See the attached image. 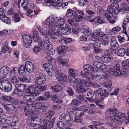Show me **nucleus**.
I'll return each mask as SVG.
<instances>
[{
  "label": "nucleus",
  "mask_w": 129,
  "mask_h": 129,
  "mask_svg": "<svg viewBox=\"0 0 129 129\" xmlns=\"http://www.w3.org/2000/svg\"><path fill=\"white\" fill-rule=\"evenodd\" d=\"M37 28L40 34L45 37L43 38V41L38 42L39 46L42 48L46 47L48 49H51L52 48V45L48 38L49 36V35H47L48 33L47 29L45 30L43 28H41L40 26H38Z\"/></svg>",
  "instance_id": "obj_1"
},
{
  "label": "nucleus",
  "mask_w": 129,
  "mask_h": 129,
  "mask_svg": "<svg viewBox=\"0 0 129 129\" xmlns=\"http://www.w3.org/2000/svg\"><path fill=\"white\" fill-rule=\"evenodd\" d=\"M74 82L76 85V92L80 94L86 91L84 87L92 85V83L88 80H85L76 79Z\"/></svg>",
  "instance_id": "obj_2"
},
{
  "label": "nucleus",
  "mask_w": 129,
  "mask_h": 129,
  "mask_svg": "<svg viewBox=\"0 0 129 129\" xmlns=\"http://www.w3.org/2000/svg\"><path fill=\"white\" fill-rule=\"evenodd\" d=\"M55 119V117L53 118L49 121L50 117L48 115H45L43 125L39 126L38 128L39 129H51L53 126Z\"/></svg>",
  "instance_id": "obj_3"
},
{
  "label": "nucleus",
  "mask_w": 129,
  "mask_h": 129,
  "mask_svg": "<svg viewBox=\"0 0 129 129\" xmlns=\"http://www.w3.org/2000/svg\"><path fill=\"white\" fill-rule=\"evenodd\" d=\"M26 120L28 124L31 127H34L39 125L40 119L36 116L33 117L30 116L27 117Z\"/></svg>",
  "instance_id": "obj_4"
},
{
  "label": "nucleus",
  "mask_w": 129,
  "mask_h": 129,
  "mask_svg": "<svg viewBox=\"0 0 129 129\" xmlns=\"http://www.w3.org/2000/svg\"><path fill=\"white\" fill-rule=\"evenodd\" d=\"M0 88L4 90L5 92H8L11 90L12 89V84L6 80H3L1 82Z\"/></svg>",
  "instance_id": "obj_5"
},
{
  "label": "nucleus",
  "mask_w": 129,
  "mask_h": 129,
  "mask_svg": "<svg viewBox=\"0 0 129 129\" xmlns=\"http://www.w3.org/2000/svg\"><path fill=\"white\" fill-rule=\"evenodd\" d=\"M47 29L48 33L47 35H49V36L52 39L56 40L57 41L59 42L62 41L64 37L60 33H56L53 34V32L51 29Z\"/></svg>",
  "instance_id": "obj_6"
},
{
  "label": "nucleus",
  "mask_w": 129,
  "mask_h": 129,
  "mask_svg": "<svg viewBox=\"0 0 129 129\" xmlns=\"http://www.w3.org/2000/svg\"><path fill=\"white\" fill-rule=\"evenodd\" d=\"M94 95L96 96H100L101 98L103 100L108 96V93L106 90L100 88L94 91Z\"/></svg>",
  "instance_id": "obj_7"
},
{
  "label": "nucleus",
  "mask_w": 129,
  "mask_h": 129,
  "mask_svg": "<svg viewBox=\"0 0 129 129\" xmlns=\"http://www.w3.org/2000/svg\"><path fill=\"white\" fill-rule=\"evenodd\" d=\"M54 19L52 17H49L46 21V24L48 25L49 28L52 30L55 29L57 28V26L54 23Z\"/></svg>",
  "instance_id": "obj_8"
},
{
  "label": "nucleus",
  "mask_w": 129,
  "mask_h": 129,
  "mask_svg": "<svg viewBox=\"0 0 129 129\" xmlns=\"http://www.w3.org/2000/svg\"><path fill=\"white\" fill-rule=\"evenodd\" d=\"M9 70V68L6 66H4L0 69V80L3 78H5L7 76Z\"/></svg>",
  "instance_id": "obj_9"
},
{
  "label": "nucleus",
  "mask_w": 129,
  "mask_h": 129,
  "mask_svg": "<svg viewBox=\"0 0 129 129\" xmlns=\"http://www.w3.org/2000/svg\"><path fill=\"white\" fill-rule=\"evenodd\" d=\"M120 68V66L119 64H116L111 69V73L114 74L116 77L118 76L119 75Z\"/></svg>",
  "instance_id": "obj_10"
},
{
  "label": "nucleus",
  "mask_w": 129,
  "mask_h": 129,
  "mask_svg": "<svg viewBox=\"0 0 129 129\" xmlns=\"http://www.w3.org/2000/svg\"><path fill=\"white\" fill-rule=\"evenodd\" d=\"M26 92L30 94H34L36 95H39V93L38 92L37 89H36L35 87L33 85L27 87Z\"/></svg>",
  "instance_id": "obj_11"
},
{
  "label": "nucleus",
  "mask_w": 129,
  "mask_h": 129,
  "mask_svg": "<svg viewBox=\"0 0 129 129\" xmlns=\"http://www.w3.org/2000/svg\"><path fill=\"white\" fill-rule=\"evenodd\" d=\"M110 11H111L112 13L113 12L116 15H118L121 11L119 9V5L117 3H115L111 4L110 8Z\"/></svg>",
  "instance_id": "obj_12"
},
{
  "label": "nucleus",
  "mask_w": 129,
  "mask_h": 129,
  "mask_svg": "<svg viewBox=\"0 0 129 129\" xmlns=\"http://www.w3.org/2000/svg\"><path fill=\"white\" fill-rule=\"evenodd\" d=\"M19 118L16 116L11 117L7 121L8 125L14 127L16 125V123L18 121Z\"/></svg>",
  "instance_id": "obj_13"
},
{
  "label": "nucleus",
  "mask_w": 129,
  "mask_h": 129,
  "mask_svg": "<svg viewBox=\"0 0 129 129\" xmlns=\"http://www.w3.org/2000/svg\"><path fill=\"white\" fill-rule=\"evenodd\" d=\"M83 15L84 13L82 11L78 10L75 12L74 18L76 22L80 21L82 19Z\"/></svg>",
  "instance_id": "obj_14"
},
{
  "label": "nucleus",
  "mask_w": 129,
  "mask_h": 129,
  "mask_svg": "<svg viewBox=\"0 0 129 129\" xmlns=\"http://www.w3.org/2000/svg\"><path fill=\"white\" fill-rule=\"evenodd\" d=\"M85 67L84 69V71L85 72L87 73L88 74H91V72H96L98 71V70L94 69L93 68L91 65H84L83 67Z\"/></svg>",
  "instance_id": "obj_15"
},
{
  "label": "nucleus",
  "mask_w": 129,
  "mask_h": 129,
  "mask_svg": "<svg viewBox=\"0 0 129 129\" xmlns=\"http://www.w3.org/2000/svg\"><path fill=\"white\" fill-rule=\"evenodd\" d=\"M46 78L43 75L40 76L34 80L35 83L39 86L42 85L45 82Z\"/></svg>",
  "instance_id": "obj_16"
},
{
  "label": "nucleus",
  "mask_w": 129,
  "mask_h": 129,
  "mask_svg": "<svg viewBox=\"0 0 129 129\" xmlns=\"http://www.w3.org/2000/svg\"><path fill=\"white\" fill-rule=\"evenodd\" d=\"M93 64L95 67L101 70H104L106 68L105 64L102 62H99L96 61H94L93 63Z\"/></svg>",
  "instance_id": "obj_17"
},
{
  "label": "nucleus",
  "mask_w": 129,
  "mask_h": 129,
  "mask_svg": "<svg viewBox=\"0 0 129 129\" xmlns=\"http://www.w3.org/2000/svg\"><path fill=\"white\" fill-rule=\"evenodd\" d=\"M24 44L26 46H29L30 45L32 41V39L30 37L29 35H25L23 38Z\"/></svg>",
  "instance_id": "obj_18"
},
{
  "label": "nucleus",
  "mask_w": 129,
  "mask_h": 129,
  "mask_svg": "<svg viewBox=\"0 0 129 129\" xmlns=\"http://www.w3.org/2000/svg\"><path fill=\"white\" fill-rule=\"evenodd\" d=\"M25 67L26 71L28 72L32 73L34 69V66L30 61H27L25 63Z\"/></svg>",
  "instance_id": "obj_19"
},
{
  "label": "nucleus",
  "mask_w": 129,
  "mask_h": 129,
  "mask_svg": "<svg viewBox=\"0 0 129 129\" xmlns=\"http://www.w3.org/2000/svg\"><path fill=\"white\" fill-rule=\"evenodd\" d=\"M15 86L16 88H17L18 91L19 92H26V89L27 87V86L25 84H17Z\"/></svg>",
  "instance_id": "obj_20"
},
{
  "label": "nucleus",
  "mask_w": 129,
  "mask_h": 129,
  "mask_svg": "<svg viewBox=\"0 0 129 129\" xmlns=\"http://www.w3.org/2000/svg\"><path fill=\"white\" fill-rule=\"evenodd\" d=\"M82 30V33L85 36H88L90 35L91 31L89 28L86 25L83 26Z\"/></svg>",
  "instance_id": "obj_21"
},
{
  "label": "nucleus",
  "mask_w": 129,
  "mask_h": 129,
  "mask_svg": "<svg viewBox=\"0 0 129 129\" xmlns=\"http://www.w3.org/2000/svg\"><path fill=\"white\" fill-rule=\"evenodd\" d=\"M107 54V55L103 56L102 58V61L104 63H108L112 60V57L111 55Z\"/></svg>",
  "instance_id": "obj_22"
},
{
  "label": "nucleus",
  "mask_w": 129,
  "mask_h": 129,
  "mask_svg": "<svg viewBox=\"0 0 129 129\" xmlns=\"http://www.w3.org/2000/svg\"><path fill=\"white\" fill-rule=\"evenodd\" d=\"M42 65H43V68L45 69L47 72L50 73V71H53V69L52 67V66L50 65L49 62L47 63H45L43 64L42 63Z\"/></svg>",
  "instance_id": "obj_23"
},
{
  "label": "nucleus",
  "mask_w": 129,
  "mask_h": 129,
  "mask_svg": "<svg viewBox=\"0 0 129 129\" xmlns=\"http://www.w3.org/2000/svg\"><path fill=\"white\" fill-rule=\"evenodd\" d=\"M51 51H49V53L50 55H48L46 57V60L47 61L51 63V64L52 66L53 65L55 64V60H54L51 56Z\"/></svg>",
  "instance_id": "obj_24"
},
{
  "label": "nucleus",
  "mask_w": 129,
  "mask_h": 129,
  "mask_svg": "<svg viewBox=\"0 0 129 129\" xmlns=\"http://www.w3.org/2000/svg\"><path fill=\"white\" fill-rule=\"evenodd\" d=\"M57 31L58 32L60 33L61 34L67 35L69 34V32L66 27H60L58 28Z\"/></svg>",
  "instance_id": "obj_25"
},
{
  "label": "nucleus",
  "mask_w": 129,
  "mask_h": 129,
  "mask_svg": "<svg viewBox=\"0 0 129 129\" xmlns=\"http://www.w3.org/2000/svg\"><path fill=\"white\" fill-rule=\"evenodd\" d=\"M56 78L58 80L62 81L63 82L67 81V78L62 74H57L56 75Z\"/></svg>",
  "instance_id": "obj_26"
},
{
  "label": "nucleus",
  "mask_w": 129,
  "mask_h": 129,
  "mask_svg": "<svg viewBox=\"0 0 129 129\" xmlns=\"http://www.w3.org/2000/svg\"><path fill=\"white\" fill-rule=\"evenodd\" d=\"M24 107L25 108L24 111L25 112V116L33 114V112L31 111L32 109L31 107L29 106L28 105H25Z\"/></svg>",
  "instance_id": "obj_27"
},
{
  "label": "nucleus",
  "mask_w": 129,
  "mask_h": 129,
  "mask_svg": "<svg viewBox=\"0 0 129 129\" xmlns=\"http://www.w3.org/2000/svg\"><path fill=\"white\" fill-rule=\"evenodd\" d=\"M100 44L98 42H96L93 44V49L95 53H98L100 52L101 50L100 49Z\"/></svg>",
  "instance_id": "obj_28"
},
{
  "label": "nucleus",
  "mask_w": 129,
  "mask_h": 129,
  "mask_svg": "<svg viewBox=\"0 0 129 129\" xmlns=\"http://www.w3.org/2000/svg\"><path fill=\"white\" fill-rule=\"evenodd\" d=\"M80 75L84 79L86 78V80H89L90 79H93L92 76L91 74H88L87 73L85 72V73H83L82 72H80Z\"/></svg>",
  "instance_id": "obj_29"
},
{
  "label": "nucleus",
  "mask_w": 129,
  "mask_h": 129,
  "mask_svg": "<svg viewBox=\"0 0 129 129\" xmlns=\"http://www.w3.org/2000/svg\"><path fill=\"white\" fill-rule=\"evenodd\" d=\"M45 1L47 2H49V3L56 4L59 7L61 6L62 2V0H45Z\"/></svg>",
  "instance_id": "obj_30"
},
{
  "label": "nucleus",
  "mask_w": 129,
  "mask_h": 129,
  "mask_svg": "<svg viewBox=\"0 0 129 129\" xmlns=\"http://www.w3.org/2000/svg\"><path fill=\"white\" fill-rule=\"evenodd\" d=\"M126 53V50L123 48H120L117 52L118 56L122 57L125 55Z\"/></svg>",
  "instance_id": "obj_31"
},
{
  "label": "nucleus",
  "mask_w": 129,
  "mask_h": 129,
  "mask_svg": "<svg viewBox=\"0 0 129 129\" xmlns=\"http://www.w3.org/2000/svg\"><path fill=\"white\" fill-rule=\"evenodd\" d=\"M25 66L24 65H22L18 69V72L20 75L24 74L26 71Z\"/></svg>",
  "instance_id": "obj_32"
},
{
  "label": "nucleus",
  "mask_w": 129,
  "mask_h": 129,
  "mask_svg": "<svg viewBox=\"0 0 129 129\" xmlns=\"http://www.w3.org/2000/svg\"><path fill=\"white\" fill-rule=\"evenodd\" d=\"M1 19L2 21L6 23L9 24L11 23V20L8 17H7L4 15L1 16Z\"/></svg>",
  "instance_id": "obj_33"
},
{
  "label": "nucleus",
  "mask_w": 129,
  "mask_h": 129,
  "mask_svg": "<svg viewBox=\"0 0 129 129\" xmlns=\"http://www.w3.org/2000/svg\"><path fill=\"white\" fill-rule=\"evenodd\" d=\"M110 45L112 48L117 49L119 47L118 43L116 40H113L110 43Z\"/></svg>",
  "instance_id": "obj_34"
},
{
  "label": "nucleus",
  "mask_w": 129,
  "mask_h": 129,
  "mask_svg": "<svg viewBox=\"0 0 129 129\" xmlns=\"http://www.w3.org/2000/svg\"><path fill=\"white\" fill-rule=\"evenodd\" d=\"M110 8L108 9L106 13L104 15L108 20H110L111 18L110 15L112 14V11H110Z\"/></svg>",
  "instance_id": "obj_35"
},
{
  "label": "nucleus",
  "mask_w": 129,
  "mask_h": 129,
  "mask_svg": "<svg viewBox=\"0 0 129 129\" xmlns=\"http://www.w3.org/2000/svg\"><path fill=\"white\" fill-rule=\"evenodd\" d=\"M117 109L115 108H113L110 109H107L105 113L106 114H112L113 115L114 113H115L116 110Z\"/></svg>",
  "instance_id": "obj_36"
},
{
  "label": "nucleus",
  "mask_w": 129,
  "mask_h": 129,
  "mask_svg": "<svg viewBox=\"0 0 129 129\" xmlns=\"http://www.w3.org/2000/svg\"><path fill=\"white\" fill-rule=\"evenodd\" d=\"M58 52L60 53L65 51L67 49V46H61L57 47Z\"/></svg>",
  "instance_id": "obj_37"
},
{
  "label": "nucleus",
  "mask_w": 129,
  "mask_h": 129,
  "mask_svg": "<svg viewBox=\"0 0 129 129\" xmlns=\"http://www.w3.org/2000/svg\"><path fill=\"white\" fill-rule=\"evenodd\" d=\"M51 100L55 103H61V101L58 99L57 96L56 95H53L51 98Z\"/></svg>",
  "instance_id": "obj_38"
},
{
  "label": "nucleus",
  "mask_w": 129,
  "mask_h": 129,
  "mask_svg": "<svg viewBox=\"0 0 129 129\" xmlns=\"http://www.w3.org/2000/svg\"><path fill=\"white\" fill-rule=\"evenodd\" d=\"M94 94V92L92 91H89L87 93V97H86L87 100L89 101H91L92 98Z\"/></svg>",
  "instance_id": "obj_39"
},
{
  "label": "nucleus",
  "mask_w": 129,
  "mask_h": 129,
  "mask_svg": "<svg viewBox=\"0 0 129 129\" xmlns=\"http://www.w3.org/2000/svg\"><path fill=\"white\" fill-rule=\"evenodd\" d=\"M65 23V21L63 18L59 19L57 21L56 25L57 27L58 26H63Z\"/></svg>",
  "instance_id": "obj_40"
},
{
  "label": "nucleus",
  "mask_w": 129,
  "mask_h": 129,
  "mask_svg": "<svg viewBox=\"0 0 129 129\" xmlns=\"http://www.w3.org/2000/svg\"><path fill=\"white\" fill-rule=\"evenodd\" d=\"M58 62L63 66H68L67 63V62L62 58L60 57H58L57 59Z\"/></svg>",
  "instance_id": "obj_41"
},
{
  "label": "nucleus",
  "mask_w": 129,
  "mask_h": 129,
  "mask_svg": "<svg viewBox=\"0 0 129 129\" xmlns=\"http://www.w3.org/2000/svg\"><path fill=\"white\" fill-rule=\"evenodd\" d=\"M4 107L6 110L9 111H13L15 107L13 105L11 104L4 105Z\"/></svg>",
  "instance_id": "obj_42"
},
{
  "label": "nucleus",
  "mask_w": 129,
  "mask_h": 129,
  "mask_svg": "<svg viewBox=\"0 0 129 129\" xmlns=\"http://www.w3.org/2000/svg\"><path fill=\"white\" fill-rule=\"evenodd\" d=\"M62 88L60 86L58 85H56L51 88V89H52V91H54L56 92L61 90Z\"/></svg>",
  "instance_id": "obj_43"
},
{
  "label": "nucleus",
  "mask_w": 129,
  "mask_h": 129,
  "mask_svg": "<svg viewBox=\"0 0 129 129\" xmlns=\"http://www.w3.org/2000/svg\"><path fill=\"white\" fill-rule=\"evenodd\" d=\"M37 90L39 93V94L40 93V92L45 90L47 88V86L46 85L44 86H41V85L39 86V87H37Z\"/></svg>",
  "instance_id": "obj_44"
},
{
  "label": "nucleus",
  "mask_w": 129,
  "mask_h": 129,
  "mask_svg": "<svg viewBox=\"0 0 129 129\" xmlns=\"http://www.w3.org/2000/svg\"><path fill=\"white\" fill-rule=\"evenodd\" d=\"M107 124L109 125L112 129H116L117 124L116 123L115 121H112L110 123H107Z\"/></svg>",
  "instance_id": "obj_45"
},
{
  "label": "nucleus",
  "mask_w": 129,
  "mask_h": 129,
  "mask_svg": "<svg viewBox=\"0 0 129 129\" xmlns=\"http://www.w3.org/2000/svg\"><path fill=\"white\" fill-rule=\"evenodd\" d=\"M34 107L36 109L38 110L40 106H41V104L40 103H38L36 102L33 101L32 102L30 103V105Z\"/></svg>",
  "instance_id": "obj_46"
},
{
  "label": "nucleus",
  "mask_w": 129,
  "mask_h": 129,
  "mask_svg": "<svg viewBox=\"0 0 129 129\" xmlns=\"http://www.w3.org/2000/svg\"><path fill=\"white\" fill-rule=\"evenodd\" d=\"M116 49H113V48H110L106 50L105 51L106 53H108L107 54L108 55L109 54L111 55L112 54H115L116 52Z\"/></svg>",
  "instance_id": "obj_47"
},
{
  "label": "nucleus",
  "mask_w": 129,
  "mask_h": 129,
  "mask_svg": "<svg viewBox=\"0 0 129 129\" xmlns=\"http://www.w3.org/2000/svg\"><path fill=\"white\" fill-rule=\"evenodd\" d=\"M101 44L104 46H106L108 44V39L107 37L104 38L101 41Z\"/></svg>",
  "instance_id": "obj_48"
},
{
  "label": "nucleus",
  "mask_w": 129,
  "mask_h": 129,
  "mask_svg": "<svg viewBox=\"0 0 129 129\" xmlns=\"http://www.w3.org/2000/svg\"><path fill=\"white\" fill-rule=\"evenodd\" d=\"M91 38V39L94 41H96L99 40V38L97 36V34L96 33V32L92 33Z\"/></svg>",
  "instance_id": "obj_49"
},
{
  "label": "nucleus",
  "mask_w": 129,
  "mask_h": 129,
  "mask_svg": "<svg viewBox=\"0 0 129 129\" xmlns=\"http://www.w3.org/2000/svg\"><path fill=\"white\" fill-rule=\"evenodd\" d=\"M122 8L120 9L121 11H129V7L127 4L125 3H123L121 5Z\"/></svg>",
  "instance_id": "obj_50"
},
{
  "label": "nucleus",
  "mask_w": 129,
  "mask_h": 129,
  "mask_svg": "<svg viewBox=\"0 0 129 129\" xmlns=\"http://www.w3.org/2000/svg\"><path fill=\"white\" fill-rule=\"evenodd\" d=\"M68 95L70 96H72L74 95V92L71 88L68 87L67 90Z\"/></svg>",
  "instance_id": "obj_51"
},
{
  "label": "nucleus",
  "mask_w": 129,
  "mask_h": 129,
  "mask_svg": "<svg viewBox=\"0 0 129 129\" xmlns=\"http://www.w3.org/2000/svg\"><path fill=\"white\" fill-rule=\"evenodd\" d=\"M67 112L71 115H74L76 113V110L72 108H69L67 110Z\"/></svg>",
  "instance_id": "obj_52"
},
{
  "label": "nucleus",
  "mask_w": 129,
  "mask_h": 129,
  "mask_svg": "<svg viewBox=\"0 0 129 129\" xmlns=\"http://www.w3.org/2000/svg\"><path fill=\"white\" fill-rule=\"evenodd\" d=\"M80 103V102L76 99H74L72 100L71 103L70 104L71 106H77Z\"/></svg>",
  "instance_id": "obj_53"
},
{
  "label": "nucleus",
  "mask_w": 129,
  "mask_h": 129,
  "mask_svg": "<svg viewBox=\"0 0 129 129\" xmlns=\"http://www.w3.org/2000/svg\"><path fill=\"white\" fill-rule=\"evenodd\" d=\"M73 11L72 9H69L67 11L66 15L69 17H71L73 16Z\"/></svg>",
  "instance_id": "obj_54"
},
{
  "label": "nucleus",
  "mask_w": 129,
  "mask_h": 129,
  "mask_svg": "<svg viewBox=\"0 0 129 129\" xmlns=\"http://www.w3.org/2000/svg\"><path fill=\"white\" fill-rule=\"evenodd\" d=\"M121 28L119 26L115 27H113L112 29L111 32L112 33L115 34L119 32L120 31Z\"/></svg>",
  "instance_id": "obj_55"
},
{
  "label": "nucleus",
  "mask_w": 129,
  "mask_h": 129,
  "mask_svg": "<svg viewBox=\"0 0 129 129\" xmlns=\"http://www.w3.org/2000/svg\"><path fill=\"white\" fill-rule=\"evenodd\" d=\"M32 96L29 95H25L24 97V98L25 100H26L28 102H30V103L32 102L33 101H32Z\"/></svg>",
  "instance_id": "obj_56"
},
{
  "label": "nucleus",
  "mask_w": 129,
  "mask_h": 129,
  "mask_svg": "<svg viewBox=\"0 0 129 129\" xmlns=\"http://www.w3.org/2000/svg\"><path fill=\"white\" fill-rule=\"evenodd\" d=\"M13 17L16 22H17L20 20V18L17 14L14 13L13 15Z\"/></svg>",
  "instance_id": "obj_57"
},
{
  "label": "nucleus",
  "mask_w": 129,
  "mask_h": 129,
  "mask_svg": "<svg viewBox=\"0 0 129 129\" xmlns=\"http://www.w3.org/2000/svg\"><path fill=\"white\" fill-rule=\"evenodd\" d=\"M126 62V61H123L122 62L123 68L125 70H127L129 68V66Z\"/></svg>",
  "instance_id": "obj_58"
},
{
  "label": "nucleus",
  "mask_w": 129,
  "mask_h": 129,
  "mask_svg": "<svg viewBox=\"0 0 129 129\" xmlns=\"http://www.w3.org/2000/svg\"><path fill=\"white\" fill-rule=\"evenodd\" d=\"M18 78L22 82H24L27 80V78L24 75H23V76L18 77Z\"/></svg>",
  "instance_id": "obj_59"
},
{
  "label": "nucleus",
  "mask_w": 129,
  "mask_h": 129,
  "mask_svg": "<svg viewBox=\"0 0 129 129\" xmlns=\"http://www.w3.org/2000/svg\"><path fill=\"white\" fill-rule=\"evenodd\" d=\"M75 119L74 121L75 122H81L82 121V117L78 116H75Z\"/></svg>",
  "instance_id": "obj_60"
},
{
  "label": "nucleus",
  "mask_w": 129,
  "mask_h": 129,
  "mask_svg": "<svg viewBox=\"0 0 129 129\" xmlns=\"http://www.w3.org/2000/svg\"><path fill=\"white\" fill-rule=\"evenodd\" d=\"M93 123L94 124V125H93V128H94L95 129H97V127H98L100 126L101 124L102 123H100L98 121L93 122Z\"/></svg>",
  "instance_id": "obj_61"
},
{
  "label": "nucleus",
  "mask_w": 129,
  "mask_h": 129,
  "mask_svg": "<svg viewBox=\"0 0 129 129\" xmlns=\"http://www.w3.org/2000/svg\"><path fill=\"white\" fill-rule=\"evenodd\" d=\"M120 117L119 119H121L125 122V121H126V120L127 119V116L126 115V114L125 113H121Z\"/></svg>",
  "instance_id": "obj_62"
},
{
  "label": "nucleus",
  "mask_w": 129,
  "mask_h": 129,
  "mask_svg": "<svg viewBox=\"0 0 129 129\" xmlns=\"http://www.w3.org/2000/svg\"><path fill=\"white\" fill-rule=\"evenodd\" d=\"M28 0H24L21 4V6L25 9L27 8L28 4Z\"/></svg>",
  "instance_id": "obj_63"
},
{
  "label": "nucleus",
  "mask_w": 129,
  "mask_h": 129,
  "mask_svg": "<svg viewBox=\"0 0 129 129\" xmlns=\"http://www.w3.org/2000/svg\"><path fill=\"white\" fill-rule=\"evenodd\" d=\"M12 82L14 84L17 83L19 82V81L17 79L16 77L15 76H13L11 78Z\"/></svg>",
  "instance_id": "obj_64"
}]
</instances>
